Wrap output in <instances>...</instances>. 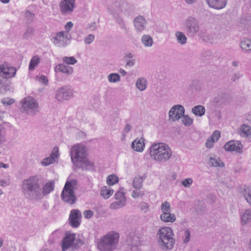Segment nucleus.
Masks as SVG:
<instances>
[{
	"mask_svg": "<svg viewBox=\"0 0 251 251\" xmlns=\"http://www.w3.org/2000/svg\"><path fill=\"white\" fill-rule=\"evenodd\" d=\"M39 182L40 177L37 175L29 176L22 181V192L25 198L32 201H38L54 190L53 180L47 181L42 188Z\"/></svg>",
	"mask_w": 251,
	"mask_h": 251,
	"instance_id": "nucleus-1",
	"label": "nucleus"
},
{
	"mask_svg": "<svg viewBox=\"0 0 251 251\" xmlns=\"http://www.w3.org/2000/svg\"><path fill=\"white\" fill-rule=\"evenodd\" d=\"M87 148L82 144H75L71 149L72 162L77 167L85 169H92L93 163L87 157Z\"/></svg>",
	"mask_w": 251,
	"mask_h": 251,
	"instance_id": "nucleus-2",
	"label": "nucleus"
},
{
	"mask_svg": "<svg viewBox=\"0 0 251 251\" xmlns=\"http://www.w3.org/2000/svg\"><path fill=\"white\" fill-rule=\"evenodd\" d=\"M151 159L158 163L169 161L173 155V151L168 145L163 142L152 144L148 149Z\"/></svg>",
	"mask_w": 251,
	"mask_h": 251,
	"instance_id": "nucleus-3",
	"label": "nucleus"
},
{
	"mask_svg": "<svg viewBox=\"0 0 251 251\" xmlns=\"http://www.w3.org/2000/svg\"><path fill=\"white\" fill-rule=\"evenodd\" d=\"M158 242L163 250L172 249L175 243L174 233L169 226H163L159 228L158 233Z\"/></svg>",
	"mask_w": 251,
	"mask_h": 251,
	"instance_id": "nucleus-4",
	"label": "nucleus"
},
{
	"mask_svg": "<svg viewBox=\"0 0 251 251\" xmlns=\"http://www.w3.org/2000/svg\"><path fill=\"white\" fill-rule=\"evenodd\" d=\"M119 235L115 232H110L102 236L98 243L100 251H113L118 245Z\"/></svg>",
	"mask_w": 251,
	"mask_h": 251,
	"instance_id": "nucleus-5",
	"label": "nucleus"
},
{
	"mask_svg": "<svg viewBox=\"0 0 251 251\" xmlns=\"http://www.w3.org/2000/svg\"><path fill=\"white\" fill-rule=\"evenodd\" d=\"M75 185V182L73 181H67L61 194L63 200L71 204L74 203L76 200L75 196L74 194Z\"/></svg>",
	"mask_w": 251,
	"mask_h": 251,
	"instance_id": "nucleus-6",
	"label": "nucleus"
},
{
	"mask_svg": "<svg viewBox=\"0 0 251 251\" xmlns=\"http://www.w3.org/2000/svg\"><path fill=\"white\" fill-rule=\"evenodd\" d=\"M161 214L160 215V220L165 223H173L176 220L174 213H171V206L170 202L167 201L163 202L160 207Z\"/></svg>",
	"mask_w": 251,
	"mask_h": 251,
	"instance_id": "nucleus-7",
	"label": "nucleus"
},
{
	"mask_svg": "<svg viewBox=\"0 0 251 251\" xmlns=\"http://www.w3.org/2000/svg\"><path fill=\"white\" fill-rule=\"evenodd\" d=\"M183 25L188 35L195 36L198 34L200 30V25L197 19L190 16L185 20Z\"/></svg>",
	"mask_w": 251,
	"mask_h": 251,
	"instance_id": "nucleus-8",
	"label": "nucleus"
},
{
	"mask_svg": "<svg viewBox=\"0 0 251 251\" xmlns=\"http://www.w3.org/2000/svg\"><path fill=\"white\" fill-rule=\"evenodd\" d=\"M55 97L59 101L67 100L74 97V91L70 86L65 85L56 90Z\"/></svg>",
	"mask_w": 251,
	"mask_h": 251,
	"instance_id": "nucleus-9",
	"label": "nucleus"
},
{
	"mask_svg": "<svg viewBox=\"0 0 251 251\" xmlns=\"http://www.w3.org/2000/svg\"><path fill=\"white\" fill-rule=\"evenodd\" d=\"M23 110L28 114H35L38 112L39 105L37 101L31 97L24 98L21 101Z\"/></svg>",
	"mask_w": 251,
	"mask_h": 251,
	"instance_id": "nucleus-10",
	"label": "nucleus"
},
{
	"mask_svg": "<svg viewBox=\"0 0 251 251\" xmlns=\"http://www.w3.org/2000/svg\"><path fill=\"white\" fill-rule=\"evenodd\" d=\"M16 68L7 62L0 64V76L5 79H11L15 76Z\"/></svg>",
	"mask_w": 251,
	"mask_h": 251,
	"instance_id": "nucleus-11",
	"label": "nucleus"
},
{
	"mask_svg": "<svg viewBox=\"0 0 251 251\" xmlns=\"http://www.w3.org/2000/svg\"><path fill=\"white\" fill-rule=\"evenodd\" d=\"M59 10L64 16L71 15L76 7L75 0H60L58 3Z\"/></svg>",
	"mask_w": 251,
	"mask_h": 251,
	"instance_id": "nucleus-12",
	"label": "nucleus"
},
{
	"mask_svg": "<svg viewBox=\"0 0 251 251\" xmlns=\"http://www.w3.org/2000/svg\"><path fill=\"white\" fill-rule=\"evenodd\" d=\"M71 39V36L68 32L60 31L53 37L52 42L59 47H64L69 43Z\"/></svg>",
	"mask_w": 251,
	"mask_h": 251,
	"instance_id": "nucleus-13",
	"label": "nucleus"
},
{
	"mask_svg": "<svg viewBox=\"0 0 251 251\" xmlns=\"http://www.w3.org/2000/svg\"><path fill=\"white\" fill-rule=\"evenodd\" d=\"M115 198L117 201L111 203L109 206L111 209L120 208L124 207L126 204V199L124 188H121L115 194Z\"/></svg>",
	"mask_w": 251,
	"mask_h": 251,
	"instance_id": "nucleus-14",
	"label": "nucleus"
},
{
	"mask_svg": "<svg viewBox=\"0 0 251 251\" xmlns=\"http://www.w3.org/2000/svg\"><path fill=\"white\" fill-rule=\"evenodd\" d=\"M200 36L203 40L211 43H217L219 41L223 40L224 38V35L220 32H214L210 33L205 31L202 32Z\"/></svg>",
	"mask_w": 251,
	"mask_h": 251,
	"instance_id": "nucleus-15",
	"label": "nucleus"
},
{
	"mask_svg": "<svg viewBox=\"0 0 251 251\" xmlns=\"http://www.w3.org/2000/svg\"><path fill=\"white\" fill-rule=\"evenodd\" d=\"M185 109L184 107L180 104L173 106L169 112V117L173 121L180 119L184 114Z\"/></svg>",
	"mask_w": 251,
	"mask_h": 251,
	"instance_id": "nucleus-16",
	"label": "nucleus"
},
{
	"mask_svg": "<svg viewBox=\"0 0 251 251\" xmlns=\"http://www.w3.org/2000/svg\"><path fill=\"white\" fill-rule=\"evenodd\" d=\"M81 213L79 210L73 209L70 214L69 221L72 227H78L81 222Z\"/></svg>",
	"mask_w": 251,
	"mask_h": 251,
	"instance_id": "nucleus-17",
	"label": "nucleus"
},
{
	"mask_svg": "<svg viewBox=\"0 0 251 251\" xmlns=\"http://www.w3.org/2000/svg\"><path fill=\"white\" fill-rule=\"evenodd\" d=\"M133 24L136 31L142 32L146 29L147 22L143 16H138L134 19Z\"/></svg>",
	"mask_w": 251,
	"mask_h": 251,
	"instance_id": "nucleus-18",
	"label": "nucleus"
},
{
	"mask_svg": "<svg viewBox=\"0 0 251 251\" xmlns=\"http://www.w3.org/2000/svg\"><path fill=\"white\" fill-rule=\"evenodd\" d=\"M59 156L58 148L55 147L50 155L42 160L41 163L43 166H47L53 164L57 159Z\"/></svg>",
	"mask_w": 251,
	"mask_h": 251,
	"instance_id": "nucleus-19",
	"label": "nucleus"
},
{
	"mask_svg": "<svg viewBox=\"0 0 251 251\" xmlns=\"http://www.w3.org/2000/svg\"><path fill=\"white\" fill-rule=\"evenodd\" d=\"M226 151H235L236 153L242 152V145L238 142L230 141L225 145Z\"/></svg>",
	"mask_w": 251,
	"mask_h": 251,
	"instance_id": "nucleus-20",
	"label": "nucleus"
},
{
	"mask_svg": "<svg viewBox=\"0 0 251 251\" xmlns=\"http://www.w3.org/2000/svg\"><path fill=\"white\" fill-rule=\"evenodd\" d=\"M145 147V139L143 137L136 138L131 144V148L139 152H142Z\"/></svg>",
	"mask_w": 251,
	"mask_h": 251,
	"instance_id": "nucleus-21",
	"label": "nucleus"
},
{
	"mask_svg": "<svg viewBox=\"0 0 251 251\" xmlns=\"http://www.w3.org/2000/svg\"><path fill=\"white\" fill-rule=\"evenodd\" d=\"M208 5L213 9L220 10L226 7L227 0H205Z\"/></svg>",
	"mask_w": 251,
	"mask_h": 251,
	"instance_id": "nucleus-22",
	"label": "nucleus"
},
{
	"mask_svg": "<svg viewBox=\"0 0 251 251\" xmlns=\"http://www.w3.org/2000/svg\"><path fill=\"white\" fill-rule=\"evenodd\" d=\"M75 234L74 233L67 232L66 237L62 241V248L63 251L67 250L74 243Z\"/></svg>",
	"mask_w": 251,
	"mask_h": 251,
	"instance_id": "nucleus-23",
	"label": "nucleus"
},
{
	"mask_svg": "<svg viewBox=\"0 0 251 251\" xmlns=\"http://www.w3.org/2000/svg\"><path fill=\"white\" fill-rule=\"evenodd\" d=\"M74 71L73 68L64 64H59L54 67V72L56 73H62L67 75H71Z\"/></svg>",
	"mask_w": 251,
	"mask_h": 251,
	"instance_id": "nucleus-24",
	"label": "nucleus"
},
{
	"mask_svg": "<svg viewBox=\"0 0 251 251\" xmlns=\"http://www.w3.org/2000/svg\"><path fill=\"white\" fill-rule=\"evenodd\" d=\"M221 136V133L218 130H215L211 136L208 138L205 143V146L207 148H211L213 144L217 142Z\"/></svg>",
	"mask_w": 251,
	"mask_h": 251,
	"instance_id": "nucleus-25",
	"label": "nucleus"
},
{
	"mask_svg": "<svg viewBox=\"0 0 251 251\" xmlns=\"http://www.w3.org/2000/svg\"><path fill=\"white\" fill-rule=\"evenodd\" d=\"M135 86L139 91H144L148 86L147 79L142 76L138 77L136 80Z\"/></svg>",
	"mask_w": 251,
	"mask_h": 251,
	"instance_id": "nucleus-26",
	"label": "nucleus"
},
{
	"mask_svg": "<svg viewBox=\"0 0 251 251\" xmlns=\"http://www.w3.org/2000/svg\"><path fill=\"white\" fill-rule=\"evenodd\" d=\"M242 225H247L251 226V209L246 210L241 218Z\"/></svg>",
	"mask_w": 251,
	"mask_h": 251,
	"instance_id": "nucleus-27",
	"label": "nucleus"
},
{
	"mask_svg": "<svg viewBox=\"0 0 251 251\" xmlns=\"http://www.w3.org/2000/svg\"><path fill=\"white\" fill-rule=\"evenodd\" d=\"M175 36L177 43L179 45L182 46L186 44L187 38L183 32L176 31L175 33Z\"/></svg>",
	"mask_w": 251,
	"mask_h": 251,
	"instance_id": "nucleus-28",
	"label": "nucleus"
},
{
	"mask_svg": "<svg viewBox=\"0 0 251 251\" xmlns=\"http://www.w3.org/2000/svg\"><path fill=\"white\" fill-rule=\"evenodd\" d=\"M143 45L147 48L152 47L153 44V40L152 37L149 34L143 35L141 39Z\"/></svg>",
	"mask_w": 251,
	"mask_h": 251,
	"instance_id": "nucleus-29",
	"label": "nucleus"
},
{
	"mask_svg": "<svg viewBox=\"0 0 251 251\" xmlns=\"http://www.w3.org/2000/svg\"><path fill=\"white\" fill-rule=\"evenodd\" d=\"M114 190L106 186H103L100 190V195L105 199H107L113 194Z\"/></svg>",
	"mask_w": 251,
	"mask_h": 251,
	"instance_id": "nucleus-30",
	"label": "nucleus"
},
{
	"mask_svg": "<svg viewBox=\"0 0 251 251\" xmlns=\"http://www.w3.org/2000/svg\"><path fill=\"white\" fill-rule=\"evenodd\" d=\"M241 136L247 137L251 135V127L247 125H242L239 129Z\"/></svg>",
	"mask_w": 251,
	"mask_h": 251,
	"instance_id": "nucleus-31",
	"label": "nucleus"
},
{
	"mask_svg": "<svg viewBox=\"0 0 251 251\" xmlns=\"http://www.w3.org/2000/svg\"><path fill=\"white\" fill-rule=\"evenodd\" d=\"M192 112L196 116L201 117L204 115L205 109L202 105H199L192 108Z\"/></svg>",
	"mask_w": 251,
	"mask_h": 251,
	"instance_id": "nucleus-32",
	"label": "nucleus"
},
{
	"mask_svg": "<svg viewBox=\"0 0 251 251\" xmlns=\"http://www.w3.org/2000/svg\"><path fill=\"white\" fill-rule=\"evenodd\" d=\"M41 61V58L38 55L33 56L29 62L28 69L30 71L34 70Z\"/></svg>",
	"mask_w": 251,
	"mask_h": 251,
	"instance_id": "nucleus-33",
	"label": "nucleus"
},
{
	"mask_svg": "<svg viewBox=\"0 0 251 251\" xmlns=\"http://www.w3.org/2000/svg\"><path fill=\"white\" fill-rule=\"evenodd\" d=\"M240 47L245 51H251V40L249 39H243L240 43Z\"/></svg>",
	"mask_w": 251,
	"mask_h": 251,
	"instance_id": "nucleus-34",
	"label": "nucleus"
},
{
	"mask_svg": "<svg viewBox=\"0 0 251 251\" xmlns=\"http://www.w3.org/2000/svg\"><path fill=\"white\" fill-rule=\"evenodd\" d=\"M145 194V191L142 188L135 189L131 192V197L133 199H142Z\"/></svg>",
	"mask_w": 251,
	"mask_h": 251,
	"instance_id": "nucleus-35",
	"label": "nucleus"
},
{
	"mask_svg": "<svg viewBox=\"0 0 251 251\" xmlns=\"http://www.w3.org/2000/svg\"><path fill=\"white\" fill-rule=\"evenodd\" d=\"M242 195L247 202L251 205V187H245L242 191Z\"/></svg>",
	"mask_w": 251,
	"mask_h": 251,
	"instance_id": "nucleus-36",
	"label": "nucleus"
},
{
	"mask_svg": "<svg viewBox=\"0 0 251 251\" xmlns=\"http://www.w3.org/2000/svg\"><path fill=\"white\" fill-rule=\"evenodd\" d=\"M209 163L213 167H223L224 166V163L218 157H210Z\"/></svg>",
	"mask_w": 251,
	"mask_h": 251,
	"instance_id": "nucleus-37",
	"label": "nucleus"
},
{
	"mask_svg": "<svg viewBox=\"0 0 251 251\" xmlns=\"http://www.w3.org/2000/svg\"><path fill=\"white\" fill-rule=\"evenodd\" d=\"M107 79L110 83H115L120 81L121 77L118 74L113 73L107 75Z\"/></svg>",
	"mask_w": 251,
	"mask_h": 251,
	"instance_id": "nucleus-38",
	"label": "nucleus"
},
{
	"mask_svg": "<svg viewBox=\"0 0 251 251\" xmlns=\"http://www.w3.org/2000/svg\"><path fill=\"white\" fill-rule=\"evenodd\" d=\"M143 179L141 176L135 177L133 181L132 186L134 189L142 188Z\"/></svg>",
	"mask_w": 251,
	"mask_h": 251,
	"instance_id": "nucleus-39",
	"label": "nucleus"
},
{
	"mask_svg": "<svg viewBox=\"0 0 251 251\" xmlns=\"http://www.w3.org/2000/svg\"><path fill=\"white\" fill-rule=\"evenodd\" d=\"M119 181V178L115 175H111L107 176L106 179L107 184L109 186H112Z\"/></svg>",
	"mask_w": 251,
	"mask_h": 251,
	"instance_id": "nucleus-40",
	"label": "nucleus"
},
{
	"mask_svg": "<svg viewBox=\"0 0 251 251\" xmlns=\"http://www.w3.org/2000/svg\"><path fill=\"white\" fill-rule=\"evenodd\" d=\"M182 123L185 126H191L193 122V119L188 115H183L182 117Z\"/></svg>",
	"mask_w": 251,
	"mask_h": 251,
	"instance_id": "nucleus-41",
	"label": "nucleus"
},
{
	"mask_svg": "<svg viewBox=\"0 0 251 251\" xmlns=\"http://www.w3.org/2000/svg\"><path fill=\"white\" fill-rule=\"evenodd\" d=\"M62 60L67 65H74L77 62V60L73 56H64L62 58Z\"/></svg>",
	"mask_w": 251,
	"mask_h": 251,
	"instance_id": "nucleus-42",
	"label": "nucleus"
},
{
	"mask_svg": "<svg viewBox=\"0 0 251 251\" xmlns=\"http://www.w3.org/2000/svg\"><path fill=\"white\" fill-rule=\"evenodd\" d=\"M34 14L27 10L25 12V18L28 23H31L34 19Z\"/></svg>",
	"mask_w": 251,
	"mask_h": 251,
	"instance_id": "nucleus-43",
	"label": "nucleus"
},
{
	"mask_svg": "<svg viewBox=\"0 0 251 251\" xmlns=\"http://www.w3.org/2000/svg\"><path fill=\"white\" fill-rule=\"evenodd\" d=\"M95 35L90 34L84 37V42L86 45H89L93 43L95 40Z\"/></svg>",
	"mask_w": 251,
	"mask_h": 251,
	"instance_id": "nucleus-44",
	"label": "nucleus"
},
{
	"mask_svg": "<svg viewBox=\"0 0 251 251\" xmlns=\"http://www.w3.org/2000/svg\"><path fill=\"white\" fill-rule=\"evenodd\" d=\"M243 76V74L242 72L239 71L236 73H233L230 77L231 80L232 81H235L239 79Z\"/></svg>",
	"mask_w": 251,
	"mask_h": 251,
	"instance_id": "nucleus-45",
	"label": "nucleus"
},
{
	"mask_svg": "<svg viewBox=\"0 0 251 251\" xmlns=\"http://www.w3.org/2000/svg\"><path fill=\"white\" fill-rule=\"evenodd\" d=\"M140 210L146 213L150 210V206L148 203L145 202H142L139 205Z\"/></svg>",
	"mask_w": 251,
	"mask_h": 251,
	"instance_id": "nucleus-46",
	"label": "nucleus"
},
{
	"mask_svg": "<svg viewBox=\"0 0 251 251\" xmlns=\"http://www.w3.org/2000/svg\"><path fill=\"white\" fill-rule=\"evenodd\" d=\"M15 102L14 99L6 97L4 98L1 100V102L5 106L11 105Z\"/></svg>",
	"mask_w": 251,
	"mask_h": 251,
	"instance_id": "nucleus-47",
	"label": "nucleus"
},
{
	"mask_svg": "<svg viewBox=\"0 0 251 251\" xmlns=\"http://www.w3.org/2000/svg\"><path fill=\"white\" fill-rule=\"evenodd\" d=\"M193 179L191 178H187L182 181V184L184 187L188 188L190 187L193 183Z\"/></svg>",
	"mask_w": 251,
	"mask_h": 251,
	"instance_id": "nucleus-48",
	"label": "nucleus"
},
{
	"mask_svg": "<svg viewBox=\"0 0 251 251\" xmlns=\"http://www.w3.org/2000/svg\"><path fill=\"white\" fill-rule=\"evenodd\" d=\"M34 32L33 28L31 27H28L27 28L25 33L23 35L24 38H28L33 34Z\"/></svg>",
	"mask_w": 251,
	"mask_h": 251,
	"instance_id": "nucleus-49",
	"label": "nucleus"
},
{
	"mask_svg": "<svg viewBox=\"0 0 251 251\" xmlns=\"http://www.w3.org/2000/svg\"><path fill=\"white\" fill-rule=\"evenodd\" d=\"M190 231L189 230H185L184 232L183 235V242L184 243H187L189 242L190 240Z\"/></svg>",
	"mask_w": 251,
	"mask_h": 251,
	"instance_id": "nucleus-50",
	"label": "nucleus"
},
{
	"mask_svg": "<svg viewBox=\"0 0 251 251\" xmlns=\"http://www.w3.org/2000/svg\"><path fill=\"white\" fill-rule=\"evenodd\" d=\"M5 141V133L3 127L0 126V144Z\"/></svg>",
	"mask_w": 251,
	"mask_h": 251,
	"instance_id": "nucleus-51",
	"label": "nucleus"
},
{
	"mask_svg": "<svg viewBox=\"0 0 251 251\" xmlns=\"http://www.w3.org/2000/svg\"><path fill=\"white\" fill-rule=\"evenodd\" d=\"M131 126L127 124L126 125L124 128L123 131V137H122V140H124L125 139V137L126 134L130 130Z\"/></svg>",
	"mask_w": 251,
	"mask_h": 251,
	"instance_id": "nucleus-52",
	"label": "nucleus"
},
{
	"mask_svg": "<svg viewBox=\"0 0 251 251\" xmlns=\"http://www.w3.org/2000/svg\"><path fill=\"white\" fill-rule=\"evenodd\" d=\"M10 184L9 179H0V187H5L9 186Z\"/></svg>",
	"mask_w": 251,
	"mask_h": 251,
	"instance_id": "nucleus-53",
	"label": "nucleus"
},
{
	"mask_svg": "<svg viewBox=\"0 0 251 251\" xmlns=\"http://www.w3.org/2000/svg\"><path fill=\"white\" fill-rule=\"evenodd\" d=\"M38 80L40 83L45 85H47L48 83V79L45 75H42L38 77Z\"/></svg>",
	"mask_w": 251,
	"mask_h": 251,
	"instance_id": "nucleus-54",
	"label": "nucleus"
},
{
	"mask_svg": "<svg viewBox=\"0 0 251 251\" xmlns=\"http://www.w3.org/2000/svg\"><path fill=\"white\" fill-rule=\"evenodd\" d=\"M216 119H214L213 116L212 115H209L208 116V118L210 121H219L221 118V114L219 112H216L215 113Z\"/></svg>",
	"mask_w": 251,
	"mask_h": 251,
	"instance_id": "nucleus-55",
	"label": "nucleus"
},
{
	"mask_svg": "<svg viewBox=\"0 0 251 251\" xmlns=\"http://www.w3.org/2000/svg\"><path fill=\"white\" fill-rule=\"evenodd\" d=\"M83 215L85 218L90 219L93 216V212L90 210H88L83 212Z\"/></svg>",
	"mask_w": 251,
	"mask_h": 251,
	"instance_id": "nucleus-56",
	"label": "nucleus"
},
{
	"mask_svg": "<svg viewBox=\"0 0 251 251\" xmlns=\"http://www.w3.org/2000/svg\"><path fill=\"white\" fill-rule=\"evenodd\" d=\"M73 26V23L72 22H67L65 25L66 30L64 32H68L69 33L70 30L72 29Z\"/></svg>",
	"mask_w": 251,
	"mask_h": 251,
	"instance_id": "nucleus-57",
	"label": "nucleus"
},
{
	"mask_svg": "<svg viewBox=\"0 0 251 251\" xmlns=\"http://www.w3.org/2000/svg\"><path fill=\"white\" fill-rule=\"evenodd\" d=\"M135 62L136 61L135 59H127L126 66L131 67L135 64Z\"/></svg>",
	"mask_w": 251,
	"mask_h": 251,
	"instance_id": "nucleus-58",
	"label": "nucleus"
},
{
	"mask_svg": "<svg viewBox=\"0 0 251 251\" xmlns=\"http://www.w3.org/2000/svg\"><path fill=\"white\" fill-rule=\"evenodd\" d=\"M61 235V232L59 230H55L50 235V238H59Z\"/></svg>",
	"mask_w": 251,
	"mask_h": 251,
	"instance_id": "nucleus-59",
	"label": "nucleus"
},
{
	"mask_svg": "<svg viewBox=\"0 0 251 251\" xmlns=\"http://www.w3.org/2000/svg\"><path fill=\"white\" fill-rule=\"evenodd\" d=\"M108 12L112 15H114L116 11V8L113 7L112 5H109L108 7Z\"/></svg>",
	"mask_w": 251,
	"mask_h": 251,
	"instance_id": "nucleus-60",
	"label": "nucleus"
},
{
	"mask_svg": "<svg viewBox=\"0 0 251 251\" xmlns=\"http://www.w3.org/2000/svg\"><path fill=\"white\" fill-rule=\"evenodd\" d=\"M88 27L91 30H95L97 28V25L95 23H92L88 25Z\"/></svg>",
	"mask_w": 251,
	"mask_h": 251,
	"instance_id": "nucleus-61",
	"label": "nucleus"
},
{
	"mask_svg": "<svg viewBox=\"0 0 251 251\" xmlns=\"http://www.w3.org/2000/svg\"><path fill=\"white\" fill-rule=\"evenodd\" d=\"M133 57V55L131 53H127L125 54V58L127 59H131Z\"/></svg>",
	"mask_w": 251,
	"mask_h": 251,
	"instance_id": "nucleus-62",
	"label": "nucleus"
},
{
	"mask_svg": "<svg viewBox=\"0 0 251 251\" xmlns=\"http://www.w3.org/2000/svg\"><path fill=\"white\" fill-rule=\"evenodd\" d=\"M9 167V165L7 164L3 163L2 162H0V169L1 168L7 169Z\"/></svg>",
	"mask_w": 251,
	"mask_h": 251,
	"instance_id": "nucleus-63",
	"label": "nucleus"
},
{
	"mask_svg": "<svg viewBox=\"0 0 251 251\" xmlns=\"http://www.w3.org/2000/svg\"><path fill=\"white\" fill-rule=\"evenodd\" d=\"M119 72L123 75L125 76L126 75V71L123 69L120 68L119 70Z\"/></svg>",
	"mask_w": 251,
	"mask_h": 251,
	"instance_id": "nucleus-64",
	"label": "nucleus"
}]
</instances>
